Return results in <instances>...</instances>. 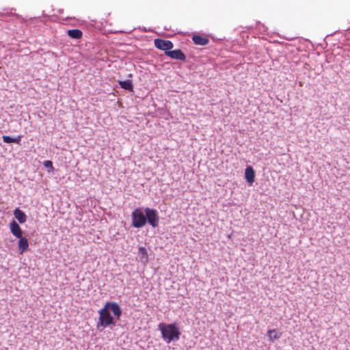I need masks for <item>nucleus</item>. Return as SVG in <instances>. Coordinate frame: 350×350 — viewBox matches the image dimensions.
<instances>
[{
	"label": "nucleus",
	"instance_id": "nucleus-17",
	"mask_svg": "<svg viewBox=\"0 0 350 350\" xmlns=\"http://www.w3.org/2000/svg\"><path fill=\"white\" fill-rule=\"evenodd\" d=\"M44 166L46 168H49L51 170H53V163L51 161H45L44 162Z\"/></svg>",
	"mask_w": 350,
	"mask_h": 350
},
{
	"label": "nucleus",
	"instance_id": "nucleus-7",
	"mask_svg": "<svg viewBox=\"0 0 350 350\" xmlns=\"http://www.w3.org/2000/svg\"><path fill=\"white\" fill-rule=\"evenodd\" d=\"M166 55L174 59H178L181 61H185L186 59L185 55L180 49L170 51L166 53Z\"/></svg>",
	"mask_w": 350,
	"mask_h": 350
},
{
	"label": "nucleus",
	"instance_id": "nucleus-14",
	"mask_svg": "<svg viewBox=\"0 0 350 350\" xmlns=\"http://www.w3.org/2000/svg\"><path fill=\"white\" fill-rule=\"evenodd\" d=\"M267 335L270 341L273 342L275 340L281 337V333L278 332L275 329H270L267 332Z\"/></svg>",
	"mask_w": 350,
	"mask_h": 350
},
{
	"label": "nucleus",
	"instance_id": "nucleus-3",
	"mask_svg": "<svg viewBox=\"0 0 350 350\" xmlns=\"http://www.w3.org/2000/svg\"><path fill=\"white\" fill-rule=\"evenodd\" d=\"M132 225L135 228H142L146 224V217L140 208H135L131 214Z\"/></svg>",
	"mask_w": 350,
	"mask_h": 350
},
{
	"label": "nucleus",
	"instance_id": "nucleus-10",
	"mask_svg": "<svg viewBox=\"0 0 350 350\" xmlns=\"http://www.w3.org/2000/svg\"><path fill=\"white\" fill-rule=\"evenodd\" d=\"M192 40L196 44L200 46L206 45L209 42V40L207 38L199 35H194L192 37Z\"/></svg>",
	"mask_w": 350,
	"mask_h": 350
},
{
	"label": "nucleus",
	"instance_id": "nucleus-6",
	"mask_svg": "<svg viewBox=\"0 0 350 350\" xmlns=\"http://www.w3.org/2000/svg\"><path fill=\"white\" fill-rule=\"evenodd\" d=\"M10 230L12 234L16 238H21L23 236V231L15 220H12L10 223Z\"/></svg>",
	"mask_w": 350,
	"mask_h": 350
},
{
	"label": "nucleus",
	"instance_id": "nucleus-19",
	"mask_svg": "<svg viewBox=\"0 0 350 350\" xmlns=\"http://www.w3.org/2000/svg\"><path fill=\"white\" fill-rule=\"evenodd\" d=\"M7 16L6 14H1V16Z\"/></svg>",
	"mask_w": 350,
	"mask_h": 350
},
{
	"label": "nucleus",
	"instance_id": "nucleus-8",
	"mask_svg": "<svg viewBox=\"0 0 350 350\" xmlns=\"http://www.w3.org/2000/svg\"><path fill=\"white\" fill-rule=\"evenodd\" d=\"M245 178L249 185H252L255 180V172L252 166H247L245 170Z\"/></svg>",
	"mask_w": 350,
	"mask_h": 350
},
{
	"label": "nucleus",
	"instance_id": "nucleus-11",
	"mask_svg": "<svg viewBox=\"0 0 350 350\" xmlns=\"http://www.w3.org/2000/svg\"><path fill=\"white\" fill-rule=\"evenodd\" d=\"M14 217L19 221L21 224H24L27 220V216L25 214V213L19 209L18 208H16L14 211Z\"/></svg>",
	"mask_w": 350,
	"mask_h": 350
},
{
	"label": "nucleus",
	"instance_id": "nucleus-12",
	"mask_svg": "<svg viewBox=\"0 0 350 350\" xmlns=\"http://www.w3.org/2000/svg\"><path fill=\"white\" fill-rule=\"evenodd\" d=\"M118 83L122 89L131 92L133 90V86L131 80L127 79L125 81H119Z\"/></svg>",
	"mask_w": 350,
	"mask_h": 350
},
{
	"label": "nucleus",
	"instance_id": "nucleus-15",
	"mask_svg": "<svg viewBox=\"0 0 350 350\" xmlns=\"http://www.w3.org/2000/svg\"><path fill=\"white\" fill-rule=\"evenodd\" d=\"M139 252L140 254H142V259H144V262H148V252H147V250L145 247H140L139 249Z\"/></svg>",
	"mask_w": 350,
	"mask_h": 350
},
{
	"label": "nucleus",
	"instance_id": "nucleus-1",
	"mask_svg": "<svg viewBox=\"0 0 350 350\" xmlns=\"http://www.w3.org/2000/svg\"><path fill=\"white\" fill-rule=\"evenodd\" d=\"M109 310L112 312L117 320H119L122 314L120 306L116 302H107L103 308L98 310L99 318L97 323L98 329L100 327L105 329L111 325H115L113 317L111 315Z\"/></svg>",
	"mask_w": 350,
	"mask_h": 350
},
{
	"label": "nucleus",
	"instance_id": "nucleus-5",
	"mask_svg": "<svg viewBox=\"0 0 350 350\" xmlns=\"http://www.w3.org/2000/svg\"><path fill=\"white\" fill-rule=\"evenodd\" d=\"M154 43L156 48L164 51L165 54L174 46L173 43L170 40H166L160 38L155 39Z\"/></svg>",
	"mask_w": 350,
	"mask_h": 350
},
{
	"label": "nucleus",
	"instance_id": "nucleus-2",
	"mask_svg": "<svg viewBox=\"0 0 350 350\" xmlns=\"http://www.w3.org/2000/svg\"><path fill=\"white\" fill-rule=\"evenodd\" d=\"M159 329L161 332L163 339L167 343L179 340L180 332L176 323L165 324L161 323L159 325Z\"/></svg>",
	"mask_w": 350,
	"mask_h": 350
},
{
	"label": "nucleus",
	"instance_id": "nucleus-18",
	"mask_svg": "<svg viewBox=\"0 0 350 350\" xmlns=\"http://www.w3.org/2000/svg\"><path fill=\"white\" fill-rule=\"evenodd\" d=\"M21 135H18L17 137L13 138V143H16V144H19L21 143Z\"/></svg>",
	"mask_w": 350,
	"mask_h": 350
},
{
	"label": "nucleus",
	"instance_id": "nucleus-4",
	"mask_svg": "<svg viewBox=\"0 0 350 350\" xmlns=\"http://www.w3.org/2000/svg\"><path fill=\"white\" fill-rule=\"evenodd\" d=\"M145 213L146 221H148L149 224L153 228L157 227L159 225V217L157 210L150 208H146Z\"/></svg>",
	"mask_w": 350,
	"mask_h": 350
},
{
	"label": "nucleus",
	"instance_id": "nucleus-13",
	"mask_svg": "<svg viewBox=\"0 0 350 350\" xmlns=\"http://www.w3.org/2000/svg\"><path fill=\"white\" fill-rule=\"evenodd\" d=\"M67 33L70 38L74 39H80L83 35L82 31L78 29H69Z\"/></svg>",
	"mask_w": 350,
	"mask_h": 350
},
{
	"label": "nucleus",
	"instance_id": "nucleus-20",
	"mask_svg": "<svg viewBox=\"0 0 350 350\" xmlns=\"http://www.w3.org/2000/svg\"><path fill=\"white\" fill-rule=\"evenodd\" d=\"M299 85L301 86L302 85V83L301 82H299Z\"/></svg>",
	"mask_w": 350,
	"mask_h": 350
},
{
	"label": "nucleus",
	"instance_id": "nucleus-9",
	"mask_svg": "<svg viewBox=\"0 0 350 350\" xmlns=\"http://www.w3.org/2000/svg\"><path fill=\"white\" fill-rule=\"evenodd\" d=\"M19 241L18 242V250L21 254H23L25 252L27 251L29 249V243L28 240L25 237H21L18 238Z\"/></svg>",
	"mask_w": 350,
	"mask_h": 350
},
{
	"label": "nucleus",
	"instance_id": "nucleus-16",
	"mask_svg": "<svg viewBox=\"0 0 350 350\" xmlns=\"http://www.w3.org/2000/svg\"><path fill=\"white\" fill-rule=\"evenodd\" d=\"M2 139L5 143H13L14 141L13 137H11L10 136L8 135H3L2 137Z\"/></svg>",
	"mask_w": 350,
	"mask_h": 350
}]
</instances>
